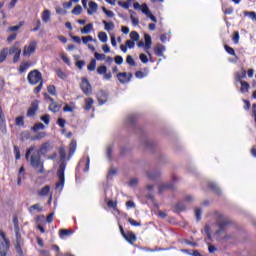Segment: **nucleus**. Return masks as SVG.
I'll return each mask as SVG.
<instances>
[{"mask_svg": "<svg viewBox=\"0 0 256 256\" xmlns=\"http://www.w3.org/2000/svg\"><path fill=\"white\" fill-rule=\"evenodd\" d=\"M47 149H49V143H44L38 150L35 149V146H30L25 153L26 161H30V165L33 169H38L37 173H45L43 162L41 161V153L47 151Z\"/></svg>", "mask_w": 256, "mask_h": 256, "instance_id": "nucleus-1", "label": "nucleus"}, {"mask_svg": "<svg viewBox=\"0 0 256 256\" xmlns=\"http://www.w3.org/2000/svg\"><path fill=\"white\" fill-rule=\"evenodd\" d=\"M59 154L60 161L62 162L57 171L59 181L56 183V189H63V187H65V169L67 167V163H65V160L67 159V151L65 150V147H60Z\"/></svg>", "mask_w": 256, "mask_h": 256, "instance_id": "nucleus-2", "label": "nucleus"}, {"mask_svg": "<svg viewBox=\"0 0 256 256\" xmlns=\"http://www.w3.org/2000/svg\"><path fill=\"white\" fill-rule=\"evenodd\" d=\"M27 80L30 85H38L34 88L35 95L41 93V89H43V74L40 73L39 70L35 69L28 73Z\"/></svg>", "mask_w": 256, "mask_h": 256, "instance_id": "nucleus-3", "label": "nucleus"}, {"mask_svg": "<svg viewBox=\"0 0 256 256\" xmlns=\"http://www.w3.org/2000/svg\"><path fill=\"white\" fill-rule=\"evenodd\" d=\"M14 55L13 63H19L21 60V48L19 47V42H16L12 47H10L9 51L4 48L0 52V63H3L5 59H7V54Z\"/></svg>", "mask_w": 256, "mask_h": 256, "instance_id": "nucleus-4", "label": "nucleus"}, {"mask_svg": "<svg viewBox=\"0 0 256 256\" xmlns=\"http://www.w3.org/2000/svg\"><path fill=\"white\" fill-rule=\"evenodd\" d=\"M216 225L218 230L216 231V235H223L230 227L233 225V221L231 219L224 217L223 214H218V219L216 220Z\"/></svg>", "mask_w": 256, "mask_h": 256, "instance_id": "nucleus-5", "label": "nucleus"}, {"mask_svg": "<svg viewBox=\"0 0 256 256\" xmlns=\"http://www.w3.org/2000/svg\"><path fill=\"white\" fill-rule=\"evenodd\" d=\"M0 237L3 239L0 243V256H7L9 249H11V240L7 238L3 230H0Z\"/></svg>", "mask_w": 256, "mask_h": 256, "instance_id": "nucleus-6", "label": "nucleus"}, {"mask_svg": "<svg viewBox=\"0 0 256 256\" xmlns=\"http://www.w3.org/2000/svg\"><path fill=\"white\" fill-rule=\"evenodd\" d=\"M35 51H37V41L33 40L24 46L22 55L23 57H31Z\"/></svg>", "mask_w": 256, "mask_h": 256, "instance_id": "nucleus-7", "label": "nucleus"}, {"mask_svg": "<svg viewBox=\"0 0 256 256\" xmlns=\"http://www.w3.org/2000/svg\"><path fill=\"white\" fill-rule=\"evenodd\" d=\"M80 89L84 95L89 97L91 93H93V87H91V83H89V80L87 78H82L80 83Z\"/></svg>", "mask_w": 256, "mask_h": 256, "instance_id": "nucleus-8", "label": "nucleus"}, {"mask_svg": "<svg viewBox=\"0 0 256 256\" xmlns=\"http://www.w3.org/2000/svg\"><path fill=\"white\" fill-rule=\"evenodd\" d=\"M46 135L45 132H38L34 136H31L29 132L22 133V137H24V139H30V141H41V139H45Z\"/></svg>", "mask_w": 256, "mask_h": 256, "instance_id": "nucleus-9", "label": "nucleus"}, {"mask_svg": "<svg viewBox=\"0 0 256 256\" xmlns=\"http://www.w3.org/2000/svg\"><path fill=\"white\" fill-rule=\"evenodd\" d=\"M39 111V100H34L31 102L30 107L27 110V117H34Z\"/></svg>", "mask_w": 256, "mask_h": 256, "instance_id": "nucleus-10", "label": "nucleus"}, {"mask_svg": "<svg viewBox=\"0 0 256 256\" xmlns=\"http://www.w3.org/2000/svg\"><path fill=\"white\" fill-rule=\"evenodd\" d=\"M133 77V74L131 73H127V72H119L117 74V79L120 83H122L123 85H125V83H129V81H131Z\"/></svg>", "mask_w": 256, "mask_h": 256, "instance_id": "nucleus-11", "label": "nucleus"}, {"mask_svg": "<svg viewBox=\"0 0 256 256\" xmlns=\"http://www.w3.org/2000/svg\"><path fill=\"white\" fill-rule=\"evenodd\" d=\"M96 97L99 105H105L109 99V94L105 90H100L98 91Z\"/></svg>", "mask_w": 256, "mask_h": 256, "instance_id": "nucleus-12", "label": "nucleus"}, {"mask_svg": "<svg viewBox=\"0 0 256 256\" xmlns=\"http://www.w3.org/2000/svg\"><path fill=\"white\" fill-rule=\"evenodd\" d=\"M49 99L52 102L49 105V111H52V113H59V111H61V105H59V103L53 101V98L49 97Z\"/></svg>", "mask_w": 256, "mask_h": 256, "instance_id": "nucleus-13", "label": "nucleus"}, {"mask_svg": "<svg viewBox=\"0 0 256 256\" xmlns=\"http://www.w3.org/2000/svg\"><path fill=\"white\" fill-rule=\"evenodd\" d=\"M123 237L130 243V245H133V243L137 241V236L131 231L126 232L125 236Z\"/></svg>", "mask_w": 256, "mask_h": 256, "instance_id": "nucleus-14", "label": "nucleus"}, {"mask_svg": "<svg viewBox=\"0 0 256 256\" xmlns=\"http://www.w3.org/2000/svg\"><path fill=\"white\" fill-rule=\"evenodd\" d=\"M95 103V100L93 98H86L84 100V111H91L93 109V104Z\"/></svg>", "mask_w": 256, "mask_h": 256, "instance_id": "nucleus-15", "label": "nucleus"}, {"mask_svg": "<svg viewBox=\"0 0 256 256\" xmlns=\"http://www.w3.org/2000/svg\"><path fill=\"white\" fill-rule=\"evenodd\" d=\"M97 9H99V5L94 1H90L89 8L87 10L88 15H93V13H97Z\"/></svg>", "mask_w": 256, "mask_h": 256, "instance_id": "nucleus-16", "label": "nucleus"}, {"mask_svg": "<svg viewBox=\"0 0 256 256\" xmlns=\"http://www.w3.org/2000/svg\"><path fill=\"white\" fill-rule=\"evenodd\" d=\"M245 77H247V71L245 69H242L241 72H237L235 74V81H236V83L243 82V79H245Z\"/></svg>", "mask_w": 256, "mask_h": 256, "instance_id": "nucleus-17", "label": "nucleus"}, {"mask_svg": "<svg viewBox=\"0 0 256 256\" xmlns=\"http://www.w3.org/2000/svg\"><path fill=\"white\" fill-rule=\"evenodd\" d=\"M22 181H25V167L21 166L18 171L17 185H21Z\"/></svg>", "mask_w": 256, "mask_h": 256, "instance_id": "nucleus-18", "label": "nucleus"}, {"mask_svg": "<svg viewBox=\"0 0 256 256\" xmlns=\"http://www.w3.org/2000/svg\"><path fill=\"white\" fill-rule=\"evenodd\" d=\"M7 128V121L5 120V114L3 113V108L0 106V129Z\"/></svg>", "mask_w": 256, "mask_h": 256, "instance_id": "nucleus-19", "label": "nucleus"}, {"mask_svg": "<svg viewBox=\"0 0 256 256\" xmlns=\"http://www.w3.org/2000/svg\"><path fill=\"white\" fill-rule=\"evenodd\" d=\"M165 51V46L161 45V44H157L154 47V53L155 55H157V57H163V52Z\"/></svg>", "mask_w": 256, "mask_h": 256, "instance_id": "nucleus-20", "label": "nucleus"}, {"mask_svg": "<svg viewBox=\"0 0 256 256\" xmlns=\"http://www.w3.org/2000/svg\"><path fill=\"white\" fill-rule=\"evenodd\" d=\"M224 49L226 53H228V55H232V57H235L236 60H239V57H237V54L235 53V49H233V47L225 44Z\"/></svg>", "mask_w": 256, "mask_h": 256, "instance_id": "nucleus-21", "label": "nucleus"}, {"mask_svg": "<svg viewBox=\"0 0 256 256\" xmlns=\"http://www.w3.org/2000/svg\"><path fill=\"white\" fill-rule=\"evenodd\" d=\"M145 39V44H144V49H151V45H153V41L151 40V35L145 34L144 35Z\"/></svg>", "mask_w": 256, "mask_h": 256, "instance_id": "nucleus-22", "label": "nucleus"}, {"mask_svg": "<svg viewBox=\"0 0 256 256\" xmlns=\"http://www.w3.org/2000/svg\"><path fill=\"white\" fill-rule=\"evenodd\" d=\"M241 87H240V91L241 93H249V89L251 88V86L248 84L247 81L243 80L242 82H239Z\"/></svg>", "mask_w": 256, "mask_h": 256, "instance_id": "nucleus-23", "label": "nucleus"}, {"mask_svg": "<svg viewBox=\"0 0 256 256\" xmlns=\"http://www.w3.org/2000/svg\"><path fill=\"white\" fill-rule=\"evenodd\" d=\"M51 191V187L49 185L44 186L39 192L38 195L40 197H47L49 195V192Z\"/></svg>", "mask_w": 256, "mask_h": 256, "instance_id": "nucleus-24", "label": "nucleus"}, {"mask_svg": "<svg viewBox=\"0 0 256 256\" xmlns=\"http://www.w3.org/2000/svg\"><path fill=\"white\" fill-rule=\"evenodd\" d=\"M171 189H173V184H171V183H165V184H163V185H161V186L159 187L158 193L161 195V194L163 193V191H169V190H171Z\"/></svg>", "mask_w": 256, "mask_h": 256, "instance_id": "nucleus-25", "label": "nucleus"}, {"mask_svg": "<svg viewBox=\"0 0 256 256\" xmlns=\"http://www.w3.org/2000/svg\"><path fill=\"white\" fill-rule=\"evenodd\" d=\"M45 129V125L41 122L35 123L33 127H31V131L37 133V131H43Z\"/></svg>", "mask_w": 256, "mask_h": 256, "instance_id": "nucleus-26", "label": "nucleus"}, {"mask_svg": "<svg viewBox=\"0 0 256 256\" xmlns=\"http://www.w3.org/2000/svg\"><path fill=\"white\" fill-rule=\"evenodd\" d=\"M42 21L44 23H49L51 21V11L49 10H44L42 13Z\"/></svg>", "mask_w": 256, "mask_h": 256, "instance_id": "nucleus-27", "label": "nucleus"}, {"mask_svg": "<svg viewBox=\"0 0 256 256\" xmlns=\"http://www.w3.org/2000/svg\"><path fill=\"white\" fill-rule=\"evenodd\" d=\"M77 149V141L72 140L69 147V157H73Z\"/></svg>", "mask_w": 256, "mask_h": 256, "instance_id": "nucleus-28", "label": "nucleus"}, {"mask_svg": "<svg viewBox=\"0 0 256 256\" xmlns=\"http://www.w3.org/2000/svg\"><path fill=\"white\" fill-rule=\"evenodd\" d=\"M93 31V23H89L81 29L82 35H87Z\"/></svg>", "mask_w": 256, "mask_h": 256, "instance_id": "nucleus-29", "label": "nucleus"}, {"mask_svg": "<svg viewBox=\"0 0 256 256\" xmlns=\"http://www.w3.org/2000/svg\"><path fill=\"white\" fill-rule=\"evenodd\" d=\"M16 235V240L14 245H23V238L21 237V230H14Z\"/></svg>", "mask_w": 256, "mask_h": 256, "instance_id": "nucleus-30", "label": "nucleus"}, {"mask_svg": "<svg viewBox=\"0 0 256 256\" xmlns=\"http://www.w3.org/2000/svg\"><path fill=\"white\" fill-rule=\"evenodd\" d=\"M105 31H113L115 29V24L113 22L102 21Z\"/></svg>", "mask_w": 256, "mask_h": 256, "instance_id": "nucleus-31", "label": "nucleus"}, {"mask_svg": "<svg viewBox=\"0 0 256 256\" xmlns=\"http://www.w3.org/2000/svg\"><path fill=\"white\" fill-rule=\"evenodd\" d=\"M29 67H31V64H29V62H23L22 64H20L18 71L19 73H25L27 69H29Z\"/></svg>", "mask_w": 256, "mask_h": 256, "instance_id": "nucleus-32", "label": "nucleus"}, {"mask_svg": "<svg viewBox=\"0 0 256 256\" xmlns=\"http://www.w3.org/2000/svg\"><path fill=\"white\" fill-rule=\"evenodd\" d=\"M15 125L17 127H25V118L23 116H18L15 118Z\"/></svg>", "mask_w": 256, "mask_h": 256, "instance_id": "nucleus-33", "label": "nucleus"}, {"mask_svg": "<svg viewBox=\"0 0 256 256\" xmlns=\"http://www.w3.org/2000/svg\"><path fill=\"white\" fill-rule=\"evenodd\" d=\"M60 237H69V235H73V230L71 229H61L59 231Z\"/></svg>", "mask_w": 256, "mask_h": 256, "instance_id": "nucleus-34", "label": "nucleus"}, {"mask_svg": "<svg viewBox=\"0 0 256 256\" xmlns=\"http://www.w3.org/2000/svg\"><path fill=\"white\" fill-rule=\"evenodd\" d=\"M21 247H23V244H14V249H15L17 255L25 256V254L23 253V248H21Z\"/></svg>", "mask_w": 256, "mask_h": 256, "instance_id": "nucleus-35", "label": "nucleus"}, {"mask_svg": "<svg viewBox=\"0 0 256 256\" xmlns=\"http://www.w3.org/2000/svg\"><path fill=\"white\" fill-rule=\"evenodd\" d=\"M208 186L212 191H214V193H216V195H221V189H219L215 183H210Z\"/></svg>", "mask_w": 256, "mask_h": 256, "instance_id": "nucleus-36", "label": "nucleus"}, {"mask_svg": "<svg viewBox=\"0 0 256 256\" xmlns=\"http://www.w3.org/2000/svg\"><path fill=\"white\" fill-rule=\"evenodd\" d=\"M98 39L102 42V43H107V33L105 32H99L98 33Z\"/></svg>", "mask_w": 256, "mask_h": 256, "instance_id": "nucleus-37", "label": "nucleus"}, {"mask_svg": "<svg viewBox=\"0 0 256 256\" xmlns=\"http://www.w3.org/2000/svg\"><path fill=\"white\" fill-rule=\"evenodd\" d=\"M82 12H83V8L81 7V5H77L72 9L73 15H81Z\"/></svg>", "mask_w": 256, "mask_h": 256, "instance_id": "nucleus-38", "label": "nucleus"}, {"mask_svg": "<svg viewBox=\"0 0 256 256\" xmlns=\"http://www.w3.org/2000/svg\"><path fill=\"white\" fill-rule=\"evenodd\" d=\"M96 67H97V60L92 59L88 65L87 69H88V71H95Z\"/></svg>", "mask_w": 256, "mask_h": 256, "instance_id": "nucleus-39", "label": "nucleus"}, {"mask_svg": "<svg viewBox=\"0 0 256 256\" xmlns=\"http://www.w3.org/2000/svg\"><path fill=\"white\" fill-rule=\"evenodd\" d=\"M243 15L245 17H250V19H252V21H256V13L255 12L244 11Z\"/></svg>", "mask_w": 256, "mask_h": 256, "instance_id": "nucleus-40", "label": "nucleus"}, {"mask_svg": "<svg viewBox=\"0 0 256 256\" xmlns=\"http://www.w3.org/2000/svg\"><path fill=\"white\" fill-rule=\"evenodd\" d=\"M141 11L146 16L150 15L151 13V10H149V6H147L146 3L142 4Z\"/></svg>", "mask_w": 256, "mask_h": 256, "instance_id": "nucleus-41", "label": "nucleus"}, {"mask_svg": "<svg viewBox=\"0 0 256 256\" xmlns=\"http://www.w3.org/2000/svg\"><path fill=\"white\" fill-rule=\"evenodd\" d=\"M47 91L50 95H57V88L55 87V85H49L47 87Z\"/></svg>", "mask_w": 256, "mask_h": 256, "instance_id": "nucleus-42", "label": "nucleus"}, {"mask_svg": "<svg viewBox=\"0 0 256 256\" xmlns=\"http://www.w3.org/2000/svg\"><path fill=\"white\" fill-rule=\"evenodd\" d=\"M98 75H105L107 73V66L102 65L97 68Z\"/></svg>", "mask_w": 256, "mask_h": 256, "instance_id": "nucleus-43", "label": "nucleus"}, {"mask_svg": "<svg viewBox=\"0 0 256 256\" xmlns=\"http://www.w3.org/2000/svg\"><path fill=\"white\" fill-rule=\"evenodd\" d=\"M159 175H161V173H159V172H148L147 173L148 179H152V180L157 179V177H159Z\"/></svg>", "mask_w": 256, "mask_h": 256, "instance_id": "nucleus-44", "label": "nucleus"}, {"mask_svg": "<svg viewBox=\"0 0 256 256\" xmlns=\"http://www.w3.org/2000/svg\"><path fill=\"white\" fill-rule=\"evenodd\" d=\"M41 121H43V123H45V125H49L50 121H51V116L49 114H45L43 116H41Z\"/></svg>", "mask_w": 256, "mask_h": 256, "instance_id": "nucleus-45", "label": "nucleus"}, {"mask_svg": "<svg viewBox=\"0 0 256 256\" xmlns=\"http://www.w3.org/2000/svg\"><path fill=\"white\" fill-rule=\"evenodd\" d=\"M13 225H14V231H19L21 230L19 228V218L17 216L13 217Z\"/></svg>", "mask_w": 256, "mask_h": 256, "instance_id": "nucleus-46", "label": "nucleus"}, {"mask_svg": "<svg viewBox=\"0 0 256 256\" xmlns=\"http://www.w3.org/2000/svg\"><path fill=\"white\" fill-rule=\"evenodd\" d=\"M128 223H130V225H132V227H141V222H137L133 218H128Z\"/></svg>", "mask_w": 256, "mask_h": 256, "instance_id": "nucleus-47", "label": "nucleus"}, {"mask_svg": "<svg viewBox=\"0 0 256 256\" xmlns=\"http://www.w3.org/2000/svg\"><path fill=\"white\" fill-rule=\"evenodd\" d=\"M106 155H107V158L109 159V161H111V159H113V147H111V146L107 147Z\"/></svg>", "mask_w": 256, "mask_h": 256, "instance_id": "nucleus-48", "label": "nucleus"}, {"mask_svg": "<svg viewBox=\"0 0 256 256\" xmlns=\"http://www.w3.org/2000/svg\"><path fill=\"white\" fill-rule=\"evenodd\" d=\"M107 206L110 207V209H114V211H117V202L109 200L107 202Z\"/></svg>", "mask_w": 256, "mask_h": 256, "instance_id": "nucleus-49", "label": "nucleus"}, {"mask_svg": "<svg viewBox=\"0 0 256 256\" xmlns=\"http://www.w3.org/2000/svg\"><path fill=\"white\" fill-rule=\"evenodd\" d=\"M126 63L131 65V67H135V60L133 59V56L128 55L126 58Z\"/></svg>", "mask_w": 256, "mask_h": 256, "instance_id": "nucleus-50", "label": "nucleus"}, {"mask_svg": "<svg viewBox=\"0 0 256 256\" xmlns=\"http://www.w3.org/2000/svg\"><path fill=\"white\" fill-rule=\"evenodd\" d=\"M14 154H15V159L17 160L21 159V150H19V146H14Z\"/></svg>", "mask_w": 256, "mask_h": 256, "instance_id": "nucleus-51", "label": "nucleus"}, {"mask_svg": "<svg viewBox=\"0 0 256 256\" xmlns=\"http://www.w3.org/2000/svg\"><path fill=\"white\" fill-rule=\"evenodd\" d=\"M239 32L235 31L233 32V37H232V41L235 43V45H237L239 43Z\"/></svg>", "mask_w": 256, "mask_h": 256, "instance_id": "nucleus-52", "label": "nucleus"}, {"mask_svg": "<svg viewBox=\"0 0 256 256\" xmlns=\"http://www.w3.org/2000/svg\"><path fill=\"white\" fill-rule=\"evenodd\" d=\"M67 124V120L63 118H58L57 125L61 127V129L65 128V125Z\"/></svg>", "mask_w": 256, "mask_h": 256, "instance_id": "nucleus-53", "label": "nucleus"}, {"mask_svg": "<svg viewBox=\"0 0 256 256\" xmlns=\"http://www.w3.org/2000/svg\"><path fill=\"white\" fill-rule=\"evenodd\" d=\"M94 57H95V59H97V61H103V60L106 59L105 54H100V53H98V52H95V53H94Z\"/></svg>", "mask_w": 256, "mask_h": 256, "instance_id": "nucleus-54", "label": "nucleus"}, {"mask_svg": "<svg viewBox=\"0 0 256 256\" xmlns=\"http://www.w3.org/2000/svg\"><path fill=\"white\" fill-rule=\"evenodd\" d=\"M57 77H59L60 79H67V74H65V72H63V70L58 69L56 71Z\"/></svg>", "mask_w": 256, "mask_h": 256, "instance_id": "nucleus-55", "label": "nucleus"}, {"mask_svg": "<svg viewBox=\"0 0 256 256\" xmlns=\"http://www.w3.org/2000/svg\"><path fill=\"white\" fill-rule=\"evenodd\" d=\"M130 39L131 41H137L139 39V33H137V31H132L130 33Z\"/></svg>", "mask_w": 256, "mask_h": 256, "instance_id": "nucleus-56", "label": "nucleus"}, {"mask_svg": "<svg viewBox=\"0 0 256 256\" xmlns=\"http://www.w3.org/2000/svg\"><path fill=\"white\" fill-rule=\"evenodd\" d=\"M118 5L119 7H123V9H129L130 7V3L129 2H125V1H118Z\"/></svg>", "mask_w": 256, "mask_h": 256, "instance_id": "nucleus-57", "label": "nucleus"}, {"mask_svg": "<svg viewBox=\"0 0 256 256\" xmlns=\"http://www.w3.org/2000/svg\"><path fill=\"white\" fill-rule=\"evenodd\" d=\"M102 11L103 13H105V15H107L108 17H115V13H113V11L111 10H107V8L102 7Z\"/></svg>", "mask_w": 256, "mask_h": 256, "instance_id": "nucleus-58", "label": "nucleus"}, {"mask_svg": "<svg viewBox=\"0 0 256 256\" xmlns=\"http://www.w3.org/2000/svg\"><path fill=\"white\" fill-rule=\"evenodd\" d=\"M204 231L207 235V239H209L211 241V226L210 225H206L204 228Z\"/></svg>", "mask_w": 256, "mask_h": 256, "instance_id": "nucleus-59", "label": "nucleus"}, {"mask_svg": "<svg viewBox=\"0 0 256 256\" xmlns=\"http://www.w3.org/2000/svg\"><path fill=\"white\" fill-rule=\"evenodd\" d=\"M135 77L137 79H143L144 77H147V74L144 73L143 71H136L135 72Z\"/></svg>", "mask_w": 256, "mask_h": 256, "instance_id": "nucleus-60", "label": "nucleus"}, {"mask_svg": "<svg viewBox=\"0 0 256 256\" xmlns=\"http://www.w3.org/2000/svg\"><path fill=\"white\" fill-rule=\"evenodd\" d=\"M175 209H176V211H178V212L185 211V204H183V203H178V204L175 205Z\"/></svg>", "mask_w": 256, "mask_h": 256, "instance_id": "nucleus-61", "label": "nucleus"}, {"mask_svg": "<svg viewBox=\"0 0 256 256\" xmlns=\"http://www.w3.org/2000/svg\"><path fill=\"white\" fill-rule=\"evenodd\" d=\"M22 25H23V23L20 22L19 25L9 27V28H8V31H9V32L19 31V29H21V26H22Z\"/></svg>", "mask_w": 256, "mask_h": 256, "instance_id": "nucleus-62", "label": "nucleus"}, {"mask_svg": "<svg viewBox=\"0 0 256 256\" xmlns=\"http://www.w3.org/2000/svg\"><path fill=\"white\" fill-rule=\"evenodd\" d=\"M114 61H115L116 65H123V57L122 56H119V55L115 56Z\"/></svg>", "mask_w": 256, "mask_h": 256, "instance_id": "nucleus-63", "label": "nucleus"}, {"mask_svg": "<svg viewBox=\"0 0 256 256\" xmlns=\"http://www.w3.org/2000/svg\"><path fill=\"white\" fill-rule=\"evenodd\" d=\"M89 41H93V36L82 37V42L84 43V45H87Z\"/></svg>", "mask_w": 256, "mask_h": 256, "instance_id": "nucleus-64", "label": "nucleus"}]
</instances>
